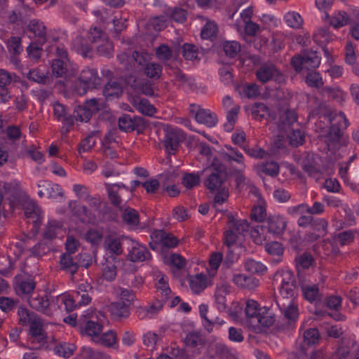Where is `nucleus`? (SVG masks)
<instances>
[{"label":"nucleus","mask_w":359,"mask_h":359,"mask_svg":"<svg viewBox=\"0 0 359 359\" xmlns=\"http://www.w3.org/2000/svg\"><path fill=\"white\" fill-rule=\"evenodd\" d=\"M245 324L253 332H259L262 327H269L275 322V316L267 306L261 307L253 299H248L245 308Z\"/></svg>","instance_id":"f257e3e1"},{"label":"nucleus","mask_w":359,"mask_h":359,"mask_svg":"<svg viewBox=\"0 0 359 359\" xmlns=\"http://www.w3.org/2000/svg\"><path fill=\"white\" fill-rule=\"evenodd\" d=\"M273 283L283 298L292 297L297 287L294 273L287 269L278 271L274 274Z\"/></svg>","instance_id":"f03ea898"},{"label":"nucleus","mask_w":359,"mask_h":359,"mask_svg":"<svg viewBox=\"0 0 359 359\" xmlns=\"http://www.w3.org/2000/svg\"><path fill=\"white\" fill-rule=\"evenodd\" d=\"M320 57L316 51H304L297 56H294L291 65L296 72L304 70L313 71L319 67Z\"/></svg>","instance_id":"7ed1b4c3"},{"label":"nucleus","mask_w":359,"mask_h":359,"mask_svg":"<svg viewBox=\"0 0 359 359\" xmlns=\"http://www.w3.org/2000/svg\"><path fill=\"white\" fill-rule=\"evenodd\" d=\"M163 146L168 154L172 155L178 150L181 142L185 140L186 136L183 131L177 127L167 126L163 129Z\"/></svg>","instance_id":"20e7f679"},{"label":"nucleus","mask_w":359,"mask_h":359,"mask_svg":"<svg viewBox=\"0 0 359 359\" xmlns=\"http://www.w3.org/2000/svg\"><path fill=\"white\" fill-rule=\"evenodd\" d=\"M103 107V101L100 98L86 100L83 106H77L74 110V121L88 122L93 114L99 111Z\"/></svg>","instance_id":"39448f33"},{"label":"nucleus","mask_w":359,"mask_h":359,"mask_svg":"<svg viewBox=\"0 0 359 359\" xmlns=\"http://www.w3.org/2000/svg\"><path fill=\"white\" fill-rule=\"evenodd\" d=\"M80 86L76 90L79 95H84L88 89L97 88L102 84L101 78L97 74V71L93 68H84L79 77Z\"/></svg>","instance_id":"423d86ee"},{"label":"nucleus","mask_w":359,"mask_h":359,"mask_svg":"<svg viewBox=\"0 0 359 359\" xmlns=\"http://www.w3.org/2000/svg\"><path fill=\"white\" fill-rule=\"evenodd\" d=\"M30 349H40L46 344V334L43 329L41 318L36 316L29 323Z\"/></svg>","instance_id":"0eeeda50"},{"label":"nucleus","mask_w":359,"mask_h":359,"mask_svg":"<svg viewBox=\"0 0 359 359\" xmlns=\"http://www.w3.org/2000/svg\"><path fill=\"white\" fill-rule=\"evenodd\" d=\"M257 79L262 83H265L273 81L278 83L285 81V76L271 62L264 63L256 71Z\"/></svg>","instance_id":"6e6552de"},{"label":"nucleus","mask_w":359,"mask_h":359,"mask_svg":"<svg viewBox=\"0 0 359 359\" xmlns=\"http://www.w3.org/2000/svg\"><path fill=\"white\" fill-rule=\"evenodd\" d=\"M29 306L34 310L41 312L48 316H51L55 313L54 297L48 298L47 295L33 294L28 299Z\"/></svg>","instance_id":"1a4fd4ad"},{"label":"nucleus","mask_w":359,"mask_h":359,"mask_svg":"<svg viewBox=\"0 0 359 359\" xmlns=\"http://www.w3.org/2000/svg\"><path fill=\"white\" fill-rule=\"evenodd\" d=\"M330 121L331 126L329 135L333 141H338L342 136L344 130L348 127V121L343 112L339 111L330 114Z\"/></svg>","instance_id":"9d476101"},{"label":"nucleus","mask_w":359,"mask_h":359,"mask_svg":"<svg viewBox=\"0 0 359 359\" xmlns=\"http://www.w3.org/2000/svg\"><path fill=\"white\" fill-rule=\"evenodd\" d=\"M128 258L133 262H147L151 259V255L148 248L143 244L130 238L128 243Z\"/></svg>","instance_id":"9b49d317"},{"label":"nucleus","mask_w":359,"mask_h":359,"mask_svg":"<svg viewBox=\"0 0 359 359\" xmlns=\"http://www.w3.org/2000/svg\"><path fill=\"white\" fill-rule=\"evenodd\" d=\"M130 237L126 236L109 235L105 237L104 248L107 252L106 255L114 257L121 255L123 253V245L128 243Z\"/></svg>","instance_id":"f8f14e48"},{"label":"nucleus","mask_w":359,"mask_h":359,"mask_svg":"<svg viewBox=\"0 0 359 359\" xmlns=\"http://www.w3.org/2000/svg\"><path fill=\"white\" fill-rule=\"evenodd\" d=\"M38 196L50 199H58L63 197V191L58 184L48 180H40L37 183Z\"/></svg>","instance_id":"ddd939ff"},{"label":"nucleus","mask_w":359,"mask_h":359,"mask_svg":"<svg viewBox=\"0 0 359 359\" xmlns=\"http://www.w3.org/2000/svg\"><path fill=\"white\" fill-rule=\"evenodd\" d=\"M299 285L306 300L311 303L320 300L321 294L318 285L311 283L306 276H301L299 278Z\"/></svg>","instance_id":"4468645a"},{"label":"nucleus","mask_w":359,"mask_h":359,"mask_svg":"<svg viewBox=\"0 0 359 359\" xmlns=\"http://www.w3.org/2000/svg\"><path fill=\"white\" fill-rule=\"evenodd\" d=\"M118 127L126 133L140 130L145 127V121L142 117L124 114L118 118Z\"/></svg>","instance_id":"2eb2a0df"},{"label":"nucleus","mask_w":359,"mask_h":359,"mask_svg":"<svg viewBox=\"0 0 359 359\" xmlns=\"http://www.w3.org/2000/svg\"><path fill=\"white\" fill-rule=\"evenodd\" d=\"M53 107L55 117L63 123L62 133H67L69 128L74 124V118L69 114L68 109L59 102H55Z\"/></svg>","instance_id":"dca6fc26"},{"label":"nucleus","mask_w":359,"mask_h":359,"mask_svg":"<svg viewBox=\"0 0 359 359\" xmlns=\"http://www.w3.org/2000/svg\"><path fill=\"white\" fill-rule=\"evenodd\" d=\"M95 292L93 287L87 282L78 285L76 290L73 294L79 307L88 305L92 301Z\"/></svg>","instance_id":"f3484780"},{"label":"nucleus","mask_w":359,"mask_h":359,"mask_svg":"<svg viewBox=\"0 0 359 359\" xmlns=\"http://www.w3.org/2000/svg\"><path fill=\"white\" fill-rule=\"evenodd\" d=\"M320 339L318 330L316 328L306 330L303 335L302 341L297 344L299 355L306 354V347L317 344Z\"/></svg>","instance_id":"a211bd4d"},{"label":"nucleus","mask_w":359,"mask_h":359,"mask_svg":"<svg viewBox=\"0 0 359 359\" xmlns=\"http://www.w3.org/2000/svg\"><path fill=\"white\" fill-rule=\"evenodd\" d=\"M117 259L113 255H105L102 263V276L104 280L111 282L117 275Z\"/></svg>","instance_id":"6ab92c4d"},{"label":"nucleus","mask_w":359,"mask_h":359,"mask_svg":"<svg viewBox=\"0 0 359 359\" xmlns=\"http://www.w3.org/2000/svg\"><path fill=\"white\" fill-rule=\"evenodd\" d=\"M151 238L161 244V248H175L178 244V239L171 233L163 230H155L151 234Z\"/></svg>","instance_id":"aec40b11"},{"label":"nucleus","mask_w":359,"mask_h":359,"mask_svg":"<svg viewBox=\"0 0 359 359\" xmlns=\"http://www.w3.org/2000/svg\"><path fill=\"white\" fill-rule=\"evenodd\" d=\"M23 208L25 216L28 219L29 222H32L35 226L41 222V210L34 201H26Z\"/></svg>","instance_id":"412c9836"},{"label":"nucleus","mask_w":359,"mask_h":359,"mask_svg":"<svg viewBox=\"0 0 359 359\" xmlns=\"http://www.w3.org/2000/svg\"><path fill=\"white\" fill-rule=\"evenodd\" d=\"M55 301V312L58 310H62V306H64V309L67 311H72L76 308L79 307L77 304L74 294H62L54 297Z\"/></svg>","instance_id":"4be33fe9"},{"label":"nucleus","mask_w":359,"mask_h":359,"mask_svg":"<svg viewBox=\"0 0 359 359\" xmlns=\"http://www.w3.org/2000/svg\"><path fill=\"white\" fill-rule=\"evenodd\" d=\"M226 177V172L222 169L214 168L205 182V186L211 191L219 189Z\"/></svg>","instance_id":"5701e85b"},{"label":"nucleus","mask_w":359,"mask_h":359,"mask_svg":"<svg viewBox=\"0 0 359 359\" xmlns=\"http://www.w3.org/2000/svg\"><path fill=\"white\" fill-rule=\"evenodd\" d=\"M232 280L238 287L249 290L255 289L259 285L258 279L243 273L234 274Z\"/></svg>","instance_id":"b1692460"},{"label":"nucleus","mask_w":359,"mask_h":359,"mask_svg":"<svg viewBox=\"0 0 359 359\" xmlns=\"http://www.w3.org/2000/svg\"><path fill=\"white\" fill-rule=\"evenodd\" d=\"M207 339L205 334L198 331H192L187 334L184 338L186 346L201 349L206 344Z\"/></svg>","instance_id":"393cba45"},{"label":"nucleus","mask_w":359,"mask_h":359,"mask_svg":"<svg viewBox=\"0 0 359 359\" xmlns=\"http://www.w3.org/2000/svg\"><path fill=\"white\" fill-rule=\"evenodd\" d=\"M163 306L161 301L156 300L147 306L140 307L137 311L138 318L140 319L152 318L159 313Z\"/></svg>","instance_id":"a878e982"},{"label":"nucleus","mask_w":359,"mask_h":359,"mask_svg":"<svg viewBox=\"0 0 359 359\" xmlns=\"http://www.w3.org/2000/svg\"><path fill=\"white\" fill-rule=\"evenodd\" d=\"M173 78L176 85L185 90L193 91L196 88L194 79L187 76L180 69L173 71Z\"/></svg>","instance_id":"bb28decb"},{"label":"nucleus","mask_w":359,"mask_h":359,"mask_svg":"<svg viewBox=\"0 0 359 359\" xmlns=\"http://www.w3.org/2000/svg\"><path fill=\"white\" fill-rule=\"evenodd\" d=\"M45 30L46 27L42 22L37 20H32L29 22L26 32L32 34L34 36L38 37L39 43L43 45L46 41Z\"/></svg>","instance_id":"cd10ccee"},{"label":"nucleus","mask_w":359,"mask_h":359,"mask_svg":"<svg viewBox=\"0 0 359 359\" xmlns=\"http://www.w3.org/2000/svg\"><path fill=\"white\" fill-rule=\"evenodd\" d=\"M287 225L285 218L280 215L271 216L268 219V231L274 235H280L285 230Z\"/></svg>","instance_id":"c85d7f7f"},{"label":"nucleus","mask_w":359,"mask_h":359,"mask_svg":"<svg viewBox=\"0 0 359 359\" xmlns=\"http://www.w3.org/2000/svg\"><path fill=\"white\" fill-rule=\"evenodd\" d=\"M26 77L35 83L43 85H50L52 83V79L48 72H45L39 68H34L26 73Z\"/></svg>","instance_id":"c756f323"},{"label":"nucleus","mask_w":359,"mask_h":359,"mask_svg":"<svg viewBox=\"0 0 359 359\" xmlns=\"http://www.w3.org/2000/svg\"><path fill=\"white\" fill-rule=\"evenodd\" d=\"M297 121V116L294 111L287 109L283 111L279 118L278 127L283 132L292 128V126Z\"/></svg>","instance_id":"7c9ffc66"},{"label":"nucleus","mask_w":359,"mask_h":359,"mask_svg":"<svg viewBox=\"0 0 359 359\" xmlns=\"http://www.w3.org/2000/svg\"><path fill=\"white\" fill-rule=\"evenodd\" d=\"M196 121L209 128L215 127L218 122L217 117L214 112L204 109H201L196 114Z\"/></svg>","instance_id":"2f4dec72"},{"label":"nucleus","mask_w":359,"mask_h":359,"mask_svg":"<svg viewBox=\"0 0 359 359\" xmlns=\"http://www.w3.org/2000/svg\"><path fill=\"white\" fill-rule=\"evenodd\" d=\"M62 229V223L60 221L50 219L43 230V236L45 239L53 240L61 233Z\"/></svg>","instance_id":"473e14b6"},{"label":"nucleus","mask_w":359,"mask_h":359,"mask_svg":"<svg viewBox=\"0 0 359 359\" xmlns=\"http://www.w3.org/2000/svg\"><path fill=\"white\" fill-rule=\"evenodd\" d=\"M69 61L65 60L55 59L52 64L53 74L56 77L67 79L69 74Z\"/></svg>","instance_id":"72a5a7b5"},{"label":"nucleus","mask_w":359,"mask_h":359,"mask_svg":"<svg viewBox=\"0 0 359 359\" xmlns=\"http://www.w3.org/2000/svg\"><path fill=\"white\" fill-rule=\"evenodd\" d=\"M123 221L128 226H137L139 224V214L135 209L130 207L121 208Z\"/></svg>","instance_id":"f704fd0d"},{"label":"nucleus","mask_w":359,"mask_h":359,"mask_svg":"<svg viewBox=\"0 0 359 359\" xmlns=\"http://www.w3.org/2000/svg\"><path fill=\"white\" fill-rule=\"evenodd\" d=\"M189 284L191 290L196 294H199L207 286L206 276L203 273H198L191 276L189 278Z\"/></svg>","instance_id":"c9c22d12"},{"label":"nucleus","mask_w":359,"mask_h":359,"mask_svg":"<svg viewBox=\"0 0 359 359\" xmlns=\"http://www.w3.org/2000/svg\"><path fill=\"white\" fill-rule=\"evenodd\" d=\"M109 311L114 319L125 318L130 314L128 306L121 302L111 303L109 306Z\"/></svg>","instance_id":"e433bc0d"},{"label":"nucleus","mask_w":359,"mask_h":359,"mask_svg":"<svg viewBox=\"0 0 359 359\" xmlns=\"http://www.w3.org/2000/svg\"><path fill=\"white\" fill-rule=\"evenodd\" d=\"M61 269L74 275L78 270V262L74 261L72 255L63 253L60 258Z\"/></svg>","instance_id":"4c0bfd02"},{"label":"nucleus","mask_w":359,"mask_h":359,"mask_svg":"<svg viewBox=\"0 0 359 359\" xmlns=\"http://www.w3.org/2000/svg\"><path fill=\"white\" fill-rule=\"evenodd\" d=\"M133 107L141 114L146 116H153L156 112L155 107L144 98H137L133 100Z\"/></svg>","instance_id":"58836bf2"},{"label":"nucleus","mask_w":359,"mask_h":359,"mask_svg":"<svg viewBox=\"0 0 359 359\" xmlns=\"http://www.w3.org/2000/svg\"><path fill=\"white\" fill-rule=\"evenodd\" d=\"M121 85L116 81H110L108 82L103 89V95L107 99H113L118 97L122 93Z\"/></svg>","instance_id":"ea45409f"},{"label":"nucleus","mask_w":359,"mask_h":359,"mask_svg":"<svg viewBox=\"0 0 359 359\" xmlns=\"http://www.w3.org/2000/svg\"><path fill=\"white\" fill-rule=\"evenodd\" d=\"M102 330V325L98 322L93 320L87 321L83 329L81 328V332H85L88 336L91 337L95 342L100 337Z\"/></svg>","instance_id":"a19ab883"},{"label":"nucleus","mask_w":359,"mask_h":359,"mask_svg":"<svg viewBox=\"0 0 359 359\" xmlns=\"http://www.w3.org/2000/svg\"><path fill=\"white\" fill-rule=\"evenodd\" d=\"M296 266L297 269L298 278L299 276H305L303 273L301 271V269H309L311 266H312L314 259L311 254L309 253H303L299 257H296Z\"/></svg>","instance_id":"79ce46f5"},{"label":"nucleus","mask_w":359,"mask_h":359,"mask_svg":"<svg viewBox=\"0 0 359 359\" xmlns=\"http://www.w3.org/2000/svg\"><path fill=\"white\" fill-rule=\"evenodd\" d=\"M285 133H287L290 144L292 147H298L304 142V133L299 128H292L287 130Z\"/></svg>","instance_id":"37998d69"},{"label":"nucleus","mask_w":359,"mask_h":359,"mask_svg":"<svg viewBox=\"0 0 359 359\" xmlns=\"http://www.w3.org/2000/svg\"><path fill=\"white\" fill-rule=\"evenodd\" d=\"M284 21L287 26L293 29H299L303 24L302 16L295 11H290L285 14Z\"/></svg>","instance_id":"c03bdc74"},{"label":"nucleus","mask_w":359,"mask_h":359,"mask_svg":"<svg viewBox=\"0 0 359 359\" xmlns=\"http://www.w3.org/2000/svg\"><path fill=\"white\" fill-rule=\"evenodd\" d=\"M334 36L327 27L318 28L313 34V39L317 43H327L332 40Z\"/></svg>","instance_id":"a18cd8bd"},{"label":"nucleus","mask_w":359,"mask_h":359,"mask_svg":"<svg viewBox=\"0 0 359 359\" xmlns=\"http://www.w3.org/2000/svg\"><path fill=\"white\" fill-rule=\"evenodd\" d=\"M95 342L107 347H112L117 343L116 334L113 330H109L100 336Z\"/></svg>","instance_id":"49530a36"},{"label":"nucleus","mask_w":359,"mask_h":359,"mask_svg":"<svg viewBox=\"0 0 359 359\" xmlns=\"http://www.w3.org/2000/svg\"><path fill=\"white\" fill-rule=\"evenodd\" d=\"M349 21L348 14L344 11H339L332 16L330 25L334 28H338L349 24Z\"/></svg>","instance_id":"de8ad7c7"},{"label":"nucleus","mask_w":359,"mask_h":359,"mask_svg":"<svg viewBox=\"0 0 359 359\" xmlns=\"http://www.w3.org/2000/svg\"><path fill=\"white\" fill-rule=\"evenodd\" d=\"M305 83L312 88H319L324 84L323 79L319 72L311 71L305 77Z\"/></svg>","instance_id":"09e8293b"},{"label":"nucleus","mask_w":359,"mask_h":359,"mask_svg":"<svg viewBox=\"0 0 359 359\" xmlns=\"http://www.w3.org/2000/svg\"><path fill=\"white\" fill-rule=\"evenodd\" d=\"M200 179L198 173H185L182 177V184L187 189H191L199 184Z\"/></svg>","instance_id":"8fccbe9b"},{"label":"nucleus","mask_w":359,"mask_h":359,"mask_svg":"<svg viewBox=\"0 0 359 359\" xmlns=\"http://www.w3.org/2000/svg\"><path fill=\"white\" fill-rule=\"evenodd\" d=\"M249 224L245 219H234L231 218L228 222V228L236 231L239 236L248 231Z\"/></svg>","instance_id":"3c124183"},{"label":"nucleus","mask_w":359,"mask_h":359,"mask_svg":"<svg viewBox=\"0 0 359 359\" xmlns=\"http://www.w3.org/2000/svg\"><path fill=\"white\" fill-rule=\"evenodd\" d=\"M97 52L99 55L108 58L113 56L114 46L108 37L97 46Z\"/></svg>","instance_id":"603ef678"},{"label":"nucleus","mask_w":359,"mask_h":359,"mask_svg":"<svg viewBox=\"0 0 359 359\" xmlns=\"http://www.w3.org/2000/svg\"><path fill=\"white\" fill-rule=\"evenodd\" d=\"M217 26L215 22L212 21H208L205 23L203 28L201 30V37L203 39L213 40L217 36Z\"/></svg>","instance_id":"864d4df0"},{"label":"nucleus","mask_w":359,"mask_h":359,"mask_svg":"<svg viewBox=\"0 0 359 359\" xmlns=\"http://www.w3.org/2000/svg\"><path fill=\"white\" fill-rule=\"evenodd\" d=\"M224 157L227 162L231 163L233 161L238 164V167L236 169L238 172H242L245 169L244 156L241 152L233 154H224Z\"/></svg>","instance_id":"5fc2aeb1"},{"label":"nucleus","mask_w":359,"mask_h":359,"mask_svg":"<svg viewBox=\"0 0 359 359\" xmlns=\"http://www.w3.org/2000/svg\"><path fill=\"white\" fill-rule=\"evenodd\" d=\"M75 350V346L70 343H60L54 349L55 354L63 358H69Z\"/></svg>","instance_id":"6e6d98bb"},{"label":"nucleus","mask_w":359,"mask_h":359,"mask_svg":"<svg viewBox=\"0 0 359 359\" xmlns=\"http://www.w3.org/2000/svg\"><path fill=\"white\" fill-rule=\"evenodd\" d=\"M73 48L84 57H90L92 55V48L83 43L79 37L74 40Z\"/></svg>","instance_id":"4d7b16f0"},{"label":"nucleus","mask_w":359,"mask_h":359,"mask_svg":"<svg viewBox=\"0 0 359 359\" xmlns=\"http://www.w3.org/2000/svg\"><path fill=\"white\" fill-rule=\"evenodd\" d=\"M87 37L93 43L100 44L103 40L107 38V34L102 30L96 27L90 28L88 32Z\"/></svg>","instance_id":"13d9d810"},{"label":"nucleus","mask_w":359,"mask_h":359,"mask_svg":"<svg viewBox=\"0 0 359 359\" xmlns=\"http://www.w3.org/2000/svg\"><path fill=\"white\" fill-rule=\"evenodd\" d=\"M240 107L236 105L233 107L226 114L227 122L224 124V128L226 131L232 130L233 126L237 120Z\"/></svg>","instance_id":"bf43d9fd"},{"label":"nucleus","mask_w":359,"mask_h":359,"mask_svg":"<svg viewBox=\"0 0 359 359\" xmlns=\"http://www.w3.org/2000/svg\"><path fill=\"white\" fill-rule=\"evenodd\" d=\"M144 74L149 78L158 79L162 72V67L157 63L149 62L144 67Z\"/></svg>","instance_id":"052dcab7"},{"label":"nucleus","mask_w":359,"mask_h":359,"mask_svg":"<svg viewBox=\"0 0 359 359\" xmlns=\"http://www.w3.org/2000/svg\"><path fill=\"white\" fill-rule=\"evenodd\" d=\"M245 269L252 273H262L266 270V267L263 264L252 259L246 260Z\"/></svg>","instance_id":"680f3d73"},{"label":"nucleus","mask_w":359,"mask_h":359,"mask_svg":"<svg viewBox=\"0 0 359 359\" xmlns=\"http://www.w3.org/2000/svg\"><path fill=\"white\" fill-rule=\"evenodd\" d=\"M225 54L230 57H235L241 50V45L238 41H229L223 44Z\"/></svg>","instance_id":"e2e57ef3"},{"label":"nucleus","mask_w":359,"mask_h":359,"mask_svg":"<svg viewBox=\"0 0 359 359\" xmlns=\"http://www.w3.org/2000/svg\"><path fill=\"white\" fill-rule=\"evenodd\" d=\"M182 49V54L186 60H193L198 58V48L195 45L184 43Z\"/></svg>","instance_id":"0e129e2a"},{"label":"nucleus","mask_w":359,"mask_h":359,"mask_svg":"<svg viewBox=\"0 0 359 359\" xmlns=\"http://www.w3.org/2000/svg\"><path fill=\"white\" fill-rule=\"evenodd\" d=\"M6 134L8 139L13 142L20 141L25 137L22 135L20 128L14 125L6 128Z\"/></svg>","instance_id":"69168bd1"},{"label":"nucleus","mask_w":359,"mask_h":359,"mask_svg":"<svg viewBox=\"0 0 359 359\" xmlns=\"http://www.w3.org/2000/svg\"><path fill=\"white\" fill-rule=\"evenodd\" d=\"M266 217L265 207L263 205H258L253 207L250 213L252 220L257 222H263Z\"/></svg>","instance_id":"338daca9"},{"label":"nucleus","mask_w":359,"mask_h":359,"mask_svg":"<svg viewBox=\"0 0 359 359\" xmlns=\"http://www.w3.org/2000/svg\"><path fill=\"white\" fill-rule=\"evenodd\" d=\"M241 93L248 98H254L259 95V87L255 83H249L243 86Z\"/></svg>","instance_id":"774afa93"}]
</instances>
